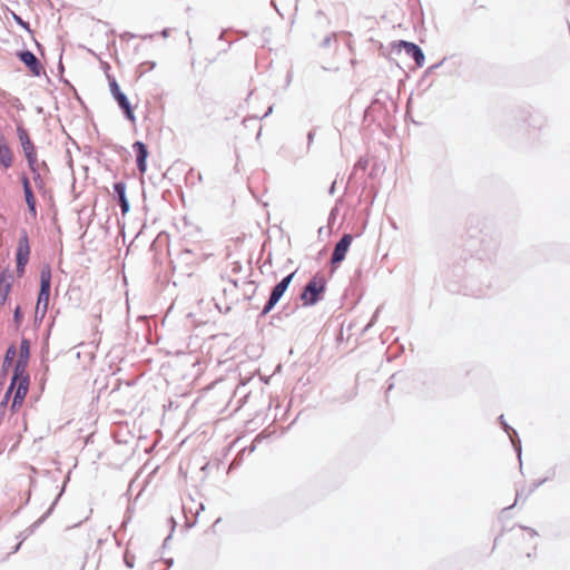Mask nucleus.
I'll return each mask as SVG.
<instances>
[{"mask_svg":"<svg viewBox=\"0 0 570 570\" xmlns=\"http://www.w3.org/2000/svg\"><path fill=\"white\" fill-rule=\"evenodd\" d=\"M22 150H23V154L26 156V155L35 151L36 150V146L33 145V142H30L28 145L22 146Z\"/></svg>","mask_w":570,"mask_h":570,"instance_id":"21","label":"nucleus"},{"mask_svg":"<svg viewBox=\"0 0 570 570\" xmlns=\"http://www.w3.org/2000/svg\"><path fill=\"white\" fill-rule=\"evenodd\" d=\"M119 203H120L121 212L125 215L129 210V204H128L126 196L124 198H119Z\"/></svg>","mask_w":570,"mask_h":570,"instance_id":"20","label":"nucleus"},{"mask_svg":"<svg viewBox=\"0 0 570 570\" xmlns=\"http://www.w3.org/2000/svg\"><path fill=\"white\" fill-rule=\"evenodd\" d=\"M295 273L287 275L282 282H279L272 291L271 296L266 305L264 306L263 314H267L278 303L288 285L291 284Z\"/></svg>","mask_w":570,"mask_h":570,"instance_id":"5","label":"nucleus"},{"mask_svg":"<svg viewBox=\"0 0 570 570\" xmlns=\"http://www.w3.org/2000/svg\"><path fill=\"white\" fill-rule=\"evenodd\" d=\"M26 159L28 161V166L32 173H36L39 169L38 155L37 149L28 155H26Z\"/></svg>","mask_w":570,"mask_h":570,"instance_id":"15","label":"nucleus"},{"mask_svg":"<svg viewBox=\"0 0 570 570\" xmlns=\"http://www.w3.org/2000/svg\"><path fill=\"white\" fill-rule=\"evenodd\" d=\"M17 134H18L19 141L21 144V147L32 142L30 137H29L28 131L23 127H18L17 128Z\"/></svg>","mask_w":570,"mask_h":570,"instance_id":"16","label":"nucleus"},{"mask_svg":"<svg viewBox=\"0 0 570 570\" xmlns=\"http://www.w3.org/2000/svg\"><path fill=\"white\" fill-rule=\"evenodd\" d=\"M13 389H16V392L12 402V409L22 404L29 390V374L23 372L22 363L19 366H14V374L10 387L6 394V399L9 396Z\"/></svg>","mask_w":570,"mask_h":570,"instance_id":"1","label":"nucleus"},{"mask_svg":"<svg viewBox=\"0 0 570 570\" xmlns=\"http://www.w3.org/2000/svg\"><path fill=\"white\" fill-rule=\"evenodd\" d=\"M134 151L136 153L137 167L141 175L147 170L146 159L148 157L147 146L141 141H136L132 145Z\"/></svg>","mask_w":570,"mask_h":570,"instance_id":"8","label":"nucleus"},{"mask_svg":"<svg viewBox=\"0 0 570 570\" xmlns=\"http://www.w3.org/2000/svg\"><path fill=\"white\" fill-rule=\"evenodd\" d=\"M114 189L117 193L118 198H124L126 196V185L124 183L115 184Z\"/></svg>","mask_w":570,"mask_h":570,"instance_id":"17","label":"nucleus"},{"mask_svg":"<svg viewBox=\"0 0 570 570\" xmlns=\"http://www.w3.org/2000/svg\"><path fill=\"white\" fill-rule=\"evenodd\" d=\"M35 176H33V180L35 183L39 186V187H42L43 185V181H42V178L40 176V174L38 173V170L36 173H33Z\"/></svg>","mask_w":570,"mask_h":570,"instance_id":"22","label":"nucleus"},{"mask_svg":"<svg viewBox=\"0 0 570 570\" xmlns=\"http://www.w3.org/2000/svg\"><path fill=\"white\" fill-rule=\"evenodd\" d=\"M14 356H16V348L13 346H10L7 350V353H6V356H4V364L12 362Z\"/></svg>","mask_w":570,"mask_h":570,"instance_id":"19","label":"nucleus"},{"mask_svg":"<svg viewBox=\"0 0 570 570\" xmlns=\"http://www.w3.org/2000/svg\"><path fill=\"white\" fill-rule=\"evenodd\" d=\"M21 181H22L24 198H26V203H27L29 213L35 218L37 216L36 198L33 196V193H32V189L30 186V181H29L28 177H26V176L22 177Z\"/></svg>","mask_w":570,"mask_h":570,"instance_id":"9","label":"nucleus"},{"mask_svg":"<svg viewBox=\"0 0 570 570\" xmlns=\"http://www.w3.org/2000/svg\"><path fill=\"white\" fill-rule=\"evenodd\" d=\"M402 47L405 49L407 55L414 58L417 66L421 67L423 65L425 58L419 46L412 42L402 41Z\"/></svg>","mask_w":570,"mask_h":570,"instance_id":"12","label":"nucleus"},{"mask_svg":"<svg viewBox=\"0 0 570 570\" xmlns=\"http://www.w3.org/2000/svg\"><path fill=\"white\" fill-rule=\"evenodd\" d=\"M326 281L323 276L315 275L305 286L302 293V301L305 305H314L318 299L320 295L325 291Z\"/></svg>","mask_w":570,"mask_h":570,"instance_id":"3","label":"nucleus"},{"mask_svg":"<svg viewBox=\"0 0 570 570\" xmlns=\"http://www.w3.org/2000/svg\"><path fill=\"white\" fill-rule=\"evenodd\" d=\"M20 320H21V312H20V307L18 306V307L16 308V311H14V321H16L17 323H19V322H20Z\"/></svg>","mask_w":570,"mask_h":570,"instance_id":"23","label":"nucleus"},{"mask_svg":"<svg viewBox=\"0 0 570 570\" xmlns=\"http://www.w3.org/2000/svg\"><path fill=\"white\" fill-rule=\"evenodd\" d=\"M13 164V154L8 144L0 139V167L8 169Z\"/></svg>","mask_w":570,"mask_h":570,"instance_id":"11","label":"nucleus"},{"mask_svg":"<svg viewBox=\"0 0 570 570\" xmlns=\"http://www.w3.org/2000/svg\"><path fill=\"white\" fill-rule=\"evenodd\" d=\"M109 88L114 98L122 92L115 79L109 82Z\"/></svg>","mask_w":570,"mask_h":570,"instance_id":"18","label":"nucleus"},{"mask_svg":"<svg viewBox=\"0 0 570 570\" xmlns=\"http://www.w3.org/2000/svg\"><path fill=\"white\" fill-rule=\"evenodd\" d=\"M30 244L27 230L22 229L17 245L16 261H17V274L22 276L24 274L26 266L30 258Z\"/></svg>","mask_w":570,"mask_h":570,"instance_id":"4","label":"nucleus"},{"mask_svg":"<svg viewBox=\"0 0 570 570\" xmlns=\"http://www.w3.org/2000/svg\"><path fill=\"white\" fill-rule=\"evenodd\" d=\"M352 242L353 236L351 234H345L341 238V240L335 245L331 259L333 265H337L344 261Z\"/></svg>","mask_w":570,"mask_h":570,"instance_id":"6","label":"nucleus"},{"mask_svg":"<svg viewBox=\"0 0 570 570\" xmlns=\"http://www.w3.org/2000/svg\"><path fill=\"white\" fill-rule=\"evenodd\" d=\"M115 99L117 100L119 107L124 110L126 118L131 124H135L136 117H135L134 110H132L127 97L125 96V94L124 92L119 94L118 96L115 97Z\"/></svg>","mask_w":570,"mask_h":570,"instance_id":"13","label":"nucleus"},{"mask_svg":"<svg viewBox=\"0 0 570 570\" xmlns=\"http://www.w3.org/2000/svg\"><path fill=\"white\" fill-rule=\"evenodd\" d=\"M29 355H30V344H29V341L22 340L21 344H20L19 358H18V361L16 363V366H19L22 363L23 364V372H27L26 367H27V362H28Z\"/></svg>","mask_w":570,"mask_h":570,"instance_id":"14","label":"nucleus"},{"mask_svg":"<svg viewBox=\"0 0 570 570\" xmlns=\"http://www.w3.org/2000/svg\"><path fill=\"white\" fill-rule=\"evenodd\" d=\"M12 274L9 271L0 273V301L4 303L9 296L12 285Z\"/></svg>","mask_w":570,"mask_h":570,"instance_id":"10","label":"nucleus"},{"mask_svg":"<svg viewBox=\"0 0 570 570\" xmlns=\"http://www.w3.org/2000/svg\"><path fill=\"white\" fill-rule=\"evenodd\" d=\"M51 287V269L46 266L40 272V291L36 305V315L43 317L48 311Z\"/></svg>","mask_w":570,"mask_h":570,"instance_id":"2","label":"nucleus"},{"mask_svg":"<svg viewBox=\"0 0 570 570\" xmlns=\"http://www.w3.org/2000/svg\"><path fill=\"white\" fill-rule=\"evenodd\" d=\"M18 56L35 76H40L42 66L31 51H21Z\"/></svg>","mask_w":570,"mask_h":570,"instance_id":"7","label":"nucleus"}]
</instances>
